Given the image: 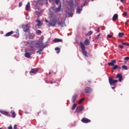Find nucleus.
I'll use <instances>...</instances> for the list:
<instances>
[{
    "label": "nucleus",
    "mask_w": 129,
    "mask_h": 129,
    "mask_svg": "<svg viewBox=\"0 0 129 129\" xmlns=\"http://www.w3.org/2000/svg\"><path fill=\"white\" fill-rule=\"evenodd\" d=\"M29 44H30V47L28 48V52H27L25 53V56L27 58H30L31 55L34 54L36 51V47H35L34 42H29Z\"/></svg>",
    "instance_id": "1"
},
{
    "label": "nucleus",
    "mask_w": 129,
    "mask_h": 129,
    "mask_svg": "<svg viewBox=\"0 0 129 129\" xmlns=\"http://www.w3.org/2000/svg\"><path fill=\"white\" fill-rule=\"evenodd\" d=\"M56 24H57L58 26L64 27V23L62 22L59 18H55L54 19L51 20L50 23H49L48 24V27H50V26L55 27Z\"/></svg>",
    "instance_id": "2"
},
{
    "label": "nucleus",
    "mask_w": 129,
    "mask_h": 129,
    "mask_svg": "<svg viewBox=\"0 0 129 129\" xmlns=\"http://www.w3.org/2000/svg\"><path fill=\"white\" fill-rule=\"evenodd\" d=\"M43 40H44L43 36L41 37V41H38L36 44H35L34 42H31V43H33V44H34V47H36V46L37 45L38 46V48H42V49H40L37 51V53H39V54H41V52L43 51V48H45V47H46L43 45Z\"/></svg>",
    "instance_id": "3"
},
{
    "label": "nucleus",
    "mask_w": 129,
    "mask_h": 129,
    "mask_svg": "<svg viewBox=\"0 0 129 129\" xmlns=\"http://www.w3.org/2000/svg\"><path fill=\"white\" fill-rule=\"evenodd\" d=\"M80 47L82 50V53L84 56H87V52L85 50V45H84V43H82V42H80Z\"/></svg>",
    "instance_id": "4"
},
{
    "label": "nucleus",
    "mask_w": 129,
    "mask_h": 129,
    "mask_svg": "<svg viewBox=\"0 0 129 129\" xmlns=\"http://www.w3.org/2000/svg\"><path fill=\"white\" fill-rule=\"evenodd\" d=\"M117 81H118L117 80H113V79H112L109 78V82L110 85H112V86L114 85V84H115V83H116Z\"/></svg>",
    "instance_id": "5"
},
{
    "label": "nucleus",
    "mask_w": 129,
    "mask_h": 129,
    "mask_svg": "<svg viewBox=\"0 0 129 129\" xmlns=\"http://www.w3.org/2000/svg\"><path fill=\"white\" fill-rule=\"evenodd\" d=\"M0 112L2 114H4V115H6L7 116H8L9 117H10V116H11V115L7 111H5L4 110H0Z\"/></svg>",
    "instance_id": "6"
},
{
    "label": "nucleus",
    "mask_w": 129,
    "mask_h": 129,
    "mask_svg": "<svg viewBox=\"0 0 129 129\" xmlns=\"http://www.w3.org/2000/svg\"><path fill=\"white\" fill-rule=\"evenodd\" d=\"M22 28L23 29V31H24L25 32H29V28H30V27L28 25H23Z\"/></svg>",
    "instance_id": "7"
},
{
    "label": "nucleus",
    "mask_w": 129,
    "mask_h": 129,
    "mask_svg": "<svg viewBox=\"0 0 129 129\" xmlns=\"http://www.w3.org/2000/svg\"><path fill=\"white\" fill-rule=\"evenodd\" d=\"M82 109H83V106H79L77 108L76 111V112H78V113H79V112H81V111H82Z\"/></svg>",
    "instance_id": "8"
},
{
    "label": "nucleus",
    "mask_w": 129,
    "mask_h": 129,
    "mask_svg": "<svg viewBox=\"0 0 129 129\" xmlns=\"http://www.w3.org/2000/svg\"><path fill=\"white\" fill-rule=\"evenodd\" d=\"M82 122H84V123H88V122H90L91 121L89 119H88L87 118H83L82 119Z\"/></svg>",
    "instance_id": "9"
},
{
    "label": "nucleus",
    "mask_w": 129,
    "mask_h": 129,
    "mask_svg": "<svg viewBox=\"0 0 129 129\" xmlns=\"http://www.w3.org/2000/svg\"><path fill=\"white\" fill-rule=\"evenodd\" d=\"M116 63V60L113 59L110 62H108V66H114V63Z\"/></svg>",
    "instance_id": "10"
},
{
    "label": "nucleus",
    "mask_w": 129,
    "mask_h": 129,
    "mask_svg": "<svg viewBox=\"0 0 129 129\" xmlns=\"http://www.w3.org/2000/svg\"><path fill=\"white\" fill-rule=\"evenodd\" d=\"M116 78H118L119 82H121L122 79V75L121 74H118L117 75Z\"/></svg>",
    "instance_id": "11"
},
{
    "label": "nucleus",
    "mask_w": 129,
    "mask_h": 129,
    "mask_svg": "<svg viewBox=\"0 0 129 129\" xmlns=\"http://www.w3.org/2000/svg\"><path fill=\"white\" fill-rule=\"evenodd\" d=\"M30 9H31V7L30 6V2H28L26 6L25 10L26 11H30Z\"/></svg>",
    "instance_id": "12"
},
{
    "label": "nucleus",
    "mask_w": 129,
    "mask_h": 129,
    "mask_svg": "<svg viewBox=\"0 0 129 129\" xmlns=\"http://www.w3.org/2000/svg\"><path fill=\"white\" fill-rule=\"evenodd\" d=\"M92 91V90L90 88H87L85 89V93H90Z\"/></svg>",
    "instance_id": "13"
},
{
    "label": "nucleus",
    "mask_w": 129,
    "mask_h": 129,
    "mask_svg": "<svg viewBox=\"0 0 129 129\" xmlns=\"http://www.w3.org/2000/svg\"><path fill=\"white\" fill-rule=\"evenodd\" d=\"M118 15L116 14L115 15H114V16H113V18H112V21L113 22H115V21H116L117 19H118Z\"/></svg>",
    "instance_id": "14"
},
{
    "label": "nucleus",
    "mask_w": 129,
    "mask_h": 129,
    "mask_svg": "<svg viewBox=\"0 0 129 129\" xmlns=\"http://www.w3.org/2000/svg\"><path fill=\"white\" fill-rule=\"evenodd\" d=\"M38 72V69H33L31 70V71L30 72V74H32V73H34V74H36Z\"/></svg>",
    "instance_id": "15"
},
{
    "label": "nucleus",
    "mask_w": 129,
    "mask_h": 129,
    "mask_svg": "<svg viewBox=\"0 0 129 129\" xmlns=\"http://www.w3.org/2000/svg\"><path fill=\"white\" fill-rule=\"evenodd\" d=\"M55 12H56V13L61 12V3H60L59 6L57 8H55Z\"/></svg>",
    "instance_id": "16"
},
{
    "label": "nucleus",
    "mask_w": 129,
    "mask_h": 129,
    "mask_svg": "<svg viewBox=\"0 0 129 129\" xmlns=\"http://www.w3.org/2000/svg\"><path fill=\"white\" fill-rule=\"evenodd\" d=\"M53 41L54 43H58L59 42H62V39H60L59 38H55L53 39Z\"/></svg>",
    "instance_id": "17"
},
{
    "label": "nucleus",
    "mask_w": 129,
    "mask_h": 129,
    "mask_svg": "<svg viewBox=\"0 0 129 129\" xmlns=\"http://www.w3.org/2000/svg\"><path fill=\"white\" fill-rule=\"evenodd\" d=\"M77 98V95L75 94L74 95H73L72 100V102H75Z\"/></svg>",
    "instance_id": "18"
},
{
    "label": "nucleus",
    "mask_w": 129,
    "mask_h": 129,
    "mask_svg": "<svg viewBox=\"0 0 129 129\" xmlns=\"http://www.w3.org/2000/svg\"><path fill=\"white\" fill-rule=\"evenodd\" d=\"M82 11V7H78L77 9V14H80V12Z\"/></svg>",
    "instance_id": "19"
},
{
    "label": "nucleus",
    "mask_w": 129,
    "mask_h": 129,
    "mask_svg": "<svg viewBox=\"0 0 129 129\" xmlns=\"http://www.w3.org/2000/svg\"><path fill=\"white\" fill-rule=\"evenodd\" d=\"M66 13L67 15H69L70 17H72L73 16V13L70 11L69 12H67V11H66Z\"/></svg>",
    "instance_id": "20"
},
{
    "label": "nucleus",
    "mask_w": 129,
    "mask_h": 129,
    "mask_svg": "<svg viewBox=\"0 0 129 129\" xmlns=\"http://www.w3.org/2000/svg\"><path fill=\"white\" fill-rule=\"evenodd\" d=\"M36 23H37V26H38V27L42 26V23H41V21L37 19V20H36Z\"/></svg>",
    "instance_id": "21"
},
{
    "label": "nucleus",
    "mask_w": 129,
    "mask_h": 129,
    "mask_svg": "<svg viewBox=\"0 0 129 129\" xmlns=\"http://www.w3.org/2000/svg\"><path fill=\"white\" fill-rule=\"evenodd\" d=\"M11 113L12 114V117H13V118H15V117H16V112H15V111L11 110Z\"/></svg>",
    "instance_id": "22"
},
{
    "label": "nucleus",
    "mask_w": 129,
    "mask_h": 129,
    "mask_svg": "<svg viewBox=\"0 0 129 129\" xmlns=\"http://www.w3.org/2000/svg\"><path fill=\"white\" fill-rule=\"evenodd\" d=\"M89 43H90V42L89 41V40H88V39H86L85 40L84 43L85 45H86L87 46L89 45Z\"/></svg>",
    "instance_id": "23"
},
{
    "label": "nucleus",
    "mask_w": 129,
    "mask_h": 129,
    "mask_svg": "<svg viewBox=\"0 0 129 129\" xmlns=\"http://www.w3.org/2000/svg\"><path fill=\"white\" fill-rule=\"evenodd\" d=\"M13 34V31H10L9 32H8L6 34V37H9L10 36H11V35H12Z\"/></svg>",
    "instance_id": "24"
},
{
    "label": "nucleus",
    "mask_w": 129,
    "mask_h": 129,
    "mask_svg": "<svg viewBox=\"0 0 129 129\" xmlns=\"http://www.w3.org/2000/svg\"><path fill=\"white\" fill-rule=\"evenodd\" d=\"M118 36L119 38H122V36H124V33L122 32H120L118 34Z\"/></svg>",
    "instance_id": "25"
},
{
    "label": "nucleus",
    "mask_w": 129,
    "mask_h": 129,
    "mask_svg": "<svg viewBox=\"0 0 129 129\" xmlns=\"http://www.w3.org/2000/svg\"><path fill=\"white\" fill-rule=\"evenodd\" d=\"M35 14L38 16H42V14H41V12H40V11H36Z\"/></svg>",
    "instance_id": "26"
},
{
    "label": "nucleus",
    "mask_w": 129,
    "mask_h": 129,
    "mask_svg": "<svg viewBox=\"0 0 129 129\" xmlns=\"http://www.w3.org/2000/svg\"><path fill=\"white\" fill-rule=\"evenodd\" d=\"M69 6L70 7V8H72V7L73 6V2L71 1V2H69Z\"/></svg>",
    "instance_id": "27"
},
{
    "label": "nucleus",
    "mask_w": 129,
    "mask_h": 129,
    "mask_svg": "<svg viewBox=\"0 0 129 129\" xmlns=\"http://www.w3.org/2000/svg\"><path fill=\"white\" fill-rule=\"evenodd\" d=\"M33 38H35V34H32L29 36V39H33Z\"/></svg>",
    "instance_id": "28"
},
{
    "label": "nucleus",
    "mask_w": 129,
    "mask_h": 129,
    "mask_svg": "<svg viewBox=\"0 0 129 129\" xmlns=\"http://www.w3.org/2000/svg\"><path fill=\"white\" fill-rule=\"evenodd\" d=\"M55 50H56V51H56V53H60V48H59V47H56L55 48Z\"/></svg>",
    "instance_id": "29"
},
{
    "label": "nucleus",
    "mask_w": 129,
    "mask_h": 129,
    "mask_svg": "<svg viewBox=\"0 0 129 129\" xmlns=\"http://www.w3.org/2000/svg\"><path fill=\"white\" fill-rule=\"evenodd\" d=\"M77 106V105L76 104H74V105H73L72 109H73V110H74V109H75V108H76Z\"/></svg>",
    "instance_id": "30"
},
{
    "label": "nucleus",
    "mask_w": 129,
    "mask_h": 129,
    "mask_svg": "<svg viewBox=\"0 0 129 129\" xmlns=\"http://www.w3.org/2000/svg\"><path fill=\"white\" fill-rule=\"evenodd\" d=\"M84 99H85L84 98H82V99H81L79 101V102H78L79 104H80V103H81L82 102L84 101Z\"/></svg>",
    "instance_id": "31"
},
{
    "label": "nucleus",
    "mask_w": 129,
    "mask_h": 129,
    "mask_svg": "<svg viewBox=\"0 0 129 129\" xmlns=\"http://www.w3.org/2000/svg\"><path fill=\"white\" fill-rule=\"evenodd\" d=\"M118 68V66L117 65L113 66V69L114 70H115V69H117Z\"/></svg>",
    "instance_id": "32"
},
{
    "label": "nucleus",
    "mask_w": 129,
    "mask_h": 129,
    "mask_svg": "<svg viewBox=\"0 0 129 129\" xmlns=\"http://www.w3.org/2000/svg\"><path fill=\"white\" fill-rule=\"evenodd\" d=\"M122 68H123L124 70H127V67H126V66H122Z\"/></svg>",
    "instance_id": "33"
},
{
    "label": "nucleus",
    "mask_w": 129,
    "mask_h": 129,
    "mask_svg": "<svg viewBox=\"0 0 129 129\" xmlns=\"http://www.w3.org/2000/svg\"><path fill=\"white\" fill-rule=\"evenodd\" d=\"M87 35V36H91L92 35V31H89Z\"/></svg>",
    "instance_id": "34"
},
{
    "label": "nucleus",
    "mask_w": 129,
    "mask_h": 129,
    "mask_svg": "<svg viewBox=\"0 0 129 129\" xmlns=\"http://www.w3.org/2000/svg\"><path fill=\"white\" fill-rule=\"evenodd\" d=\"M59 2L60 1H59V0H55L54 2H53V3H56V5H58V4H59Z\"/></svg>",
    "instance_id": "35"
},
{
    "label": "nucleus",
    "mask_w": 129,
    "mask_h": 129,
    "mask_svg": "<svg viewBox=\"0 0 129 129\" xmlns=\"http://www.w3.org/2000/svg\"><path fill=\"white\" fill-rule=\"evenodd\" d=\"M36 34H42V31L41 30L36 31Z\"/></svg>",
    "instance_id": "36"
},
{
    "label": "nucleus",
    "mask_w": 129,
    "mask_h": 129,
    "mask_svg": "<svg viewBox=\"0 0 129 129\" xmlns=\"http://www.w3.org/2000/svg\"><path fill=\"white\" fill-rule=\"evenodd\" d=\"M22 5H23V3L22 2H20L19 4V8H21V7H22Z\"/></svg>",
    "instance_id": "37"
},
{
    "label": "nucleus",
    "mask_w": 129,
    "mask_h": 129,
    "mask_svg": "<svg viewBox=\"0 0 129 129\" xmlns=\"http://www.w3.org/2000/svg\"><path fill=\"white\" fill-rule=\"evenodd\" d=\"M122 44V45H126L127 46H129V44H127L125 42H123Z\"/></svg>",
    "instance_id": "38"
},
{
    "label": "nucleus",
    "mask_w": 129,
    "mask_h": 129,
    "mask_svg": "<svg viewBox=\"0 0 129 129\" xmlns=\"http://www.w3.org/2000/svg\"><path fill=\"white\" fill-rule=\"evenodd\" d=\"M118 46H119V48H120L121 49H122V48H123V45H119Z\"/></svg>",
    "instance_id": "39"
},
{
    "label": "nucleus",
    "mask_w": 129,
    "mask_h": 129,
    "mask_svg": "<svg viewBox=\"0 0 129 129\" xmlns=\"http://www.w3.org/2000/svg\"><path fill=\"white\" fill-rule=\"evenodd\" d=\"M124 60H125L126 61H127V60H129V57H125L124 58Z\"/></svg>",
    "instance_id": "40"
},
{
    "label": "nucleus",
    "mask_w": 129,
    "mask_h": 129,
    "mask_svg": "<svg viewBox=\"0 0 129 129\" xmlns=\"http://www.w3.org/2000/svg\"><path fill=\"white\" fill-rule=\"evenodd\" d=\"M107 37H108V38H112V35H109H109H107Z\"/></svg>",
    "instance_id": "41"
},
{
    "label": "nucleus",
    "mask_w": 129,
    "mask_h": 129,
    "mask_svg": "<svg viewBox=\"0 0 129 129\" xmlns=\"http://www.w3.org/2000/svg\"><path fill=\"white\" fill-rule=\"evenodd\" d=\"M8 129H13V127L12 126V125H10V126L8 127Z\"/></svg>",
    "instance_id": "42"
},
{
    "label": "nucleus",
    "mask_w": 129,
    "mask_h": 129,
    "mask_svg": "<svg viewBox=\"0 0 129 129\" xmlns=\"http://www.w3.org/2000/svg\"><path fill=\"white\" fill-rule=\"evenodd\" d=\"M123 16H124V17H125V16H126V12H124L123 14Z\"/></svg>",
    "instance_id": "43"
},
{
    "label": "nucleus",
    "mask_w": 129,
    "mask_h": 129,
    "mask_svg": "<svg viewBox=\"0 0 129 129\" xmlns=\"http://www.w3.org/2000/svg\"><path fill=\"white\" fill-rule=\"evenodd\" d=\"M14 129H17V125H14Z\"/></svg>",
    "instance_id": "44"
},
{
    "label": "nucleus",
    "mask_w": 129,
    "mask_h": 129,
    "mask_svg": "<svg viewBox=\"0 0 129 129\" xmlns=\"http://www.w3.org/2000/svg\"><path fill=\"white\" fill-rule=\"evenodd\" d=\"M45 22H46V23H49V21L47 19L45 20Z\"/></svg>",
    "instance_id": "45"
},
{
    "label": "nucleus",
    "mask_w": 129,
    "mask_h": 129,
    "mask_svg": "<svg viewBox=\"0 0 129 129\" xmlns=\"http://www.w3.org/2000/svg\"><path fill=\"white\" fill-rule=\"evenodd\" d=\"M116 1H120L121 3H123V0H116Z\"/></svg>",
    "instance_id": "46"
},
{
    "label": "nucleus",
    "mask_w": 129,
    "mask_h": 129,
    "mask_svg": "<svg viewBox=\"0 0 129 129\" xmlns=\"http://www.w3.org/2000/svg\"><path fill=\"white\" fill-rule=\"evenodd\" d=\"M99 32V28H97V33H98Z\"/></svg>",
    "instance_id": "47"
},
{
    "label": "nucleus",
    "mask_w": 129,
    "mask_h": 129,
    "mask_svg": "<svg viewBox=\"0 0 129 129\" xmlns=\"http://www.w3.org/2000/svg\"><path fill=\"white\" fill-rule=\"evenodd\" d=\"M49 1L51 2H55V0H49Z\"/></svg>",
    "instance_id": "48"
},
{
    "label": "nucleus",
    "mask_w": 129,
    "mask_h": 129,
    "mask_svg": "<svg viewBox=\"0 0 129 129\" xmlns=\"http://www.w3.org/2000/svg\"><path fill=\"white\" fill-rule=\"evenodd\" d=\"M127 23H128V21H126V22H125V25L127 24Z\"/></svg>",
    "instance_id": "49"
},
{
    "label": "nucleus",
    "mask_w": 129,
    "mask_h": 129,
    "mask_svg": "<svg viewBox=\"0 0 129 129\" xmlns=\"http://www.w3.org/2000/svg\"><path fill=\"white\" fill-rule=\"evenodd\" d=\"M111 88H112V89H114V88H115V87H112Z\"/></svg>",
    "instance_id": "50"
},
{
    "label": "nucleus",
    "mask_w": 129,
    "mask_h": 129,
    "mask_svg": "<svg viewBox=\"0 0 129 129\" xmlns=\"http://www.w3.org/2000/svg\"><path fill=\"white\" fill-rule=\"evenodd\" d=\"M50 84H52L53 83V82H50Z\"/></svg>",
    "instance_id": "51"
},
{
    "label": "nucleus",
    "mask_w": 129,
    "mask_h": 129,
    "mask_svg": "<svg viewBox=\"0 0 129 129\" xmlns=\"http://www.w3.org/2000/svg\"><path fill=\"white\" fill-rule=\"evenodd\" d=\"M17 35H19V33H17Z\"/></svg>",
    "instance_id": "52"
},
{
    "label": "nucleus",
    "mask_w": 129,
    "mask_h": 129,
    "mask_svg": "<svg viewBox=\"0 0 129 129\" xmlns=\"http://www.w3.org/2000/svg\"><path fill=\"white\" fill-rule=\"evenodd\" d=\"M49 74H51V73H49Z\"/></svg>",
    "instance_id": "53"
},
{
    "label": "nucleus",
    "mask_w": 129,
    "mask_h": 129,
    "mask_svg": "<svg viewBox=\"0 0 129 129\" xmlns=\"http://www.w3.org/2000/svg\"><path fill=\"white\" fill-rule=\"evenodd\" d=\"M91 1H92V2H93L94 0H91Z\"/></svg>",
    "instance_id": "54"
},
{
    "label": "nucleus",
    "mask_w": 129,
    "mask_h": 129,
    "mask_svg": "<svg viewBox=\"0 0 129 129\" xmlns=\"http://www.w3.org/2000/svg\"><path fill=\"white\" fill-rule=\"evenodd\" d=\"M0 116H1V114H0Z\"/></svg>",
    "instance_id": "55"
}]
</instances>
